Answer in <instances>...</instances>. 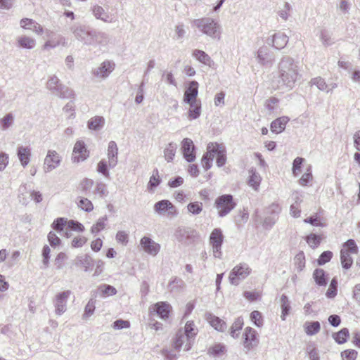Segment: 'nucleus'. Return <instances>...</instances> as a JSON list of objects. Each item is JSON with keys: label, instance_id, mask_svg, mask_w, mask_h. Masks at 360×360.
Masks as SVG:
<instances>
[{"label": "nucleus", "instance_id": "40", "mask_svg": "<svg viewBox=\"0 0 360 360\" xmlns=\"http://www.w3.org/2000/svg\"><path fill=\"white\" fill-rule=\"evenodd\" d=\"M18 43L19 46L23 49H32L36 45V41L34 39L27 37L22 36L18 38Z\"/></svg>", "mask_w": 360, "mask_h": 360}, {"label": "nucleus", "instance_id": "50", "mask_svg": "<svg viewBox=\"0 0 360 360\" xmlns=\"http://www.w3.org/2000/svg\"><path fill=\"white\" fill-rule=\"evenodd\" d=\"M14 122L12 113H7L0 120V127L2 130L8 129Z\"/></svg>", "mask_w": 360, "mask_h": 360}, {"label": "nucleus", "instance_id": "8", "mask_svg": "<svg viewBox=\"0 0 360 360\" xmlns=\"http://www.w3.org/2000/svg\"><path fill=\"white\" fill-rule=\"evenodd\" d=\"M259 342L257 331L251 327L245 328L243 334V345L246 349V353L257 347Z\"/></svg>", "mask_w": 360, "mask_h": 360}, {"label": "nucleus", "instance_id": "35", "mask_svg": "<svg viewBox=\"0 0 360 360\" xmlns=\"http://www.w3.org/2000/svg\"><path fill=\"white\" fill-rule=\"evenodd\" d=\"M250 176L248 181V185L255 190H257L262 178L258 172L255 169H251L249 170Z\"/></svg>", "mask_w": 360, "mask_h": 360}, {"label": "nucleus", "instance_id": "54", "mask_svg": "<svg viewBox=\"0 0 360 360\" xmlns=\"http://www.w3.org/2000/svg\"><path fill=\"white\" fill-rule=\"evenodd\" d=\"M96 300L94 298H91L84 308V313L83 314V319H87L91 316L96 309L95 307Z\"/></svg>", "mask_w": 360, "mask_h": 360}, {"label": "nucleus", "instance_id": "20", "mask_svg": "<svg viewBox=\"0 0 360 360\" xmlns=\"http://www.w3.org/2000/svg\"><path fill=\"white\" fill-rule=\"evenodd\" d=\"M31 155V148L30 146H20L18 147L17 156L23 167H25L29 164Z\"/></svg>", "mask_w": 360, "mask_h": 360}, {"label": "nucleus", "instance_id": "9", "mask_svg": "<svg viewBox=\"0 0 360 360\" xmlns=\"http://www.w3.org/2000/svg\"><path fill=\"white\" fill-rule=\"evenodd\" d=\"M224 238L222 231L219 228L214 229L210 236V244L212 245L214 257L221 258V245Z\"/></svg>", "mask_w": 360, "mask_h": 360}, {"label": "nucleus", "instance_id": "26", "mask_svg": "<svg viewBox=\"0 0 360 360\" xmlns=\"http://www.w3.org/2000/svg\"><path fill=\"white\" fill-rule=\"evenodd\" d=\"M51 92L61 98H71L74 96L73 91L60 82Z\"/></svg>", "mask_w": 360, "mask_h": 360}, {"label": "nucleus", "instance_id": "4", "mask_svg": "<svg viewBox=\"0 0 360 360\" xmlns=\"http://www.w3.org/2000/svg\"><path fill=\"white\" fill-rule=\"evenodd\" d=\"M236 206L233 197L231 194H224L217 197L214 202V207L217 210L218 216L224 217L229 214Z\"/></svg>", "mask_w": 360, "mask_h": 360}, {"label": "nucleus", "instance_id": "21", "mask_svg": "<svg viewBox=\"0 0 360 360\" xmlns=\"http://www.w3.org/2000/svg\"><path fill=\"white\" fill-rule=\"evenodd\" d=\"M172 309V306L166 302H159L153 305V311L156 314L162 319L169 317Z\"/></svg>", "mask_w": 360, "mask_h": 360}, {"label": "nucleus", "instance_id": "7", "mask_svg": "<svg viewBox=\"0 0 360 360\" xmlns=\"http://www.w3.org/2000/svg\"><path fill=\"white\" fill-rule=\"evenodd\" d=\"M198 236L197 231L189 227L179 228L175 233L176 240L185 245L193 243Z\"/></svg>", "mask_w": 360, "mask_h": 360}, {"label": "nucleus", "instance_id": "28", "mask_svg": "<svg viewBox=\"0 0 360 360\" xmlns=\"http://www.w3.org/2000/svg\"><path fill=\"white\" fill-rule=\"evenodd\" d=\"M51 92L61 98H71L74 96L73 91L60 82Z\"/></svg>", "mask_w": 360, "mask_h": 360}, {"label": "nucleus", "instance_id": "15", "mask_svg": "<svg viewBox=\"0 0 360 360\" xmlns=\"http://www.w3.org/2000/svg\"><path fill=\"white\" fill-rule=\"evenodd\" d=\"M89 155L86 144L83 141H77L73 148L72 160L74 162H79L85 160Z\"/></svg>", "mask_w": 360, "mask_h": 360}, {"label": "nucleus", "instance_id": "36", "mask_svg": "<svg viewBox=\"0 0 360 360\" xmlns=\"http://www.w3.org/2000/svg\"><path fill=\"white\" fill-rule=\"evenodd\" d=\"M109 41V37L108 34L103 32H100L96 30L94 31L93 45L101 44L106 45Z\"/></svg>", "mask_w": 360, "mask_h": 360}, {"label": "nucleus", "instance_id": "55", "mask_svg": "<svg viewBox=\"0 0 360 360\" xmlns=\"http://www.w3.org/2000/svg\"><path fill=\"white\" fill-rule=\"evenodd\" d=\"M249 213L247 209L243 208V211L235 217V222L238 226H240L246 223L248 220Z\"/></svg>", "mask_w": 360, "mask_h": 360}, {"label": "nucleus", "instance_id": "2", "mask_svg": "<svg viewBox=\"0 0 360 360\" xmlns=\"http://www.w3.org/2000/svg\"><path fill=\"white\" fill-rule=\"evenodd\" d=\"M198 332V328L195 326L193 321H187L184 330L180 329L176 333L173 343L174 349L178 351L181 348L184 351L190 350Z\"/></svg>", "mask_w": 360, "mask_h": 360}, {"label": "nucleus", "instance_id": "47", "mask_svg": "<svg viewBox=\"0 0 360 360\" xmlns=\"http://www.w3.org/2000/svg\"><path fill=\"white\" fill-rule=\"evenodd\" d=\"M281 307L282 309L281 318L283 320L285 319V316L289 314L290 310V302L285 295H282L281 297Z\"/></svg>", "mask_w": 360, "mask_h": 360}, {"label": "nucleus", "instance_id": "57", "mask_svg": "<svg viewBox=\"0 0 360 360\" xmlns=\"http://www.w3.org/2000/svg\"><path fill=\"white\" fill-rule=\"evenodd\" d=\"M101 295L103 297L114 295L117 292V290L112 285L103 284L99 287Z\"/></svg>", "mask_w": 360, "mask_h": 360}, {"label": "nucleus", "instance_id": "60", "mask_svg": "<svg viewBox=\"0 0 360 360\" xmlns=\"http://www.w3.org/2000/svg\"><path fill=\"white\" fill-rule=\"evenodd\" d=\"M94 193L95 194H98L101 198H104L108 194L107 186L103 182H98L96 184Z\"/></svg>", "mask_w": 360, "mask_h": 360}, {"label": "nucleus", "instance_id": "13", "mask_svg": "<svg viewBox=\"0 0 360 360\" xmlns=\"http://www.w3.org/2000/svg\"><path fill=\"white\" fill-rule=\"evenodd\" d=\"M60 161V157L56 150H49L44 160V172L47 173L56 169L59 166Z\"/></svg>", "mask_w": 360, "mask_h": 360}, {"label": "nucleus", "instance_id": "24", "mask_svg": "<svg viewBox=\"0 0 360 360\" xmlns=\"http://www.w3.org/2000/svg\"><path fill=\"white\" fill-rule=\"evenodd\" d=\"M205 316L207 321L214 329L221 332L225 331L227 327L225 321L211 313H207Z\"/></svg>", "mask_w": 360, "mask_h": 360}, {"label": "nucleus", "instance_id": "64", "mask_svg": "<svg viewBox=\"0 0 360 360\" xmlns=\"http://www.w3.org/2000/svg\"><path fill=\"white\" fill-rule=\"evenodd\" d=\"M343 360H355L357 356V352L354 349H347L341 352Z\"/></svg>", "mask_w": 360, "mask_h": 360}, {"label": "nucleus", "instance_id": "39", "mask_svg": "<svg viewBox=\"0 0 360 360\" xmlns=\"http://www.w3.org/2000/svg\"><path fill=\"white\" fill-rule=\"evenodd\" d=\"M349 335V330L347 328H344L338 333H334L333 338L338 344L342 345L347 342Z\"/></svg>", "mask_w": 360, "mask_h": 360}, {"label": "nucleus", "instance_id": "1", "mask_svg": "<svg viewBox=\"0 0 360 360\" xmlns=\"http://www.w3.org/2000/svg\"><path fill=\"white\" fill-rule=\"evenodd\" d=\"M278 84L281 87L292 89L302 77L299 63L290 56H283L278 64Z\"/></svg>", "mask_w": 360, "mask_h": 360}, {"label": "nucleus", "instance_id": "61", "mask_svg": "<svg viewBox=\"0 0 360 360\" xmlns=\"http://www.w3.org/2000/svg\"><path fill=\"white\" fill-rule=\"evenodd\" d=\"M68 229L70 231L83 232L84 231V226L80 222L71 219L68 221Z\"/></svg>", "mask_w": 360, "mask_h": 360}, {"label": "nucleus", "instance_id": "52", "mask_svg": "<svg viewBox=\"0 0 360 360\" xmlns=\"http://www.w3.org/2000/svg\"><path fill=\"white\" fill-rule=\"evenodd\" d=\"M310 84L311 85H315L321 91H326V92L330 91L328 89V85L325 79L321 77L312 78L310 81Z\"/></svg>", "mask_w": 360, "mask_h": 360}, {"label": "nucleus", "instance_id": "5", "mask_svg": "<svg viewBox=\"0 0 360 360\" xmlns=\"http://www.w3.org/2000/svg\"><path fill=\"white\" fill-rule=\"evenodd\" d=\"M70 30L78 41L84 45H93L94 29L83 25H74Z\"/></svg>", "mask_w": 360, "mask_h": 360}, {"label": "nucleus", "instance_id": "17", "mask_svg": "<svg viewBox=\"0 0 360 360\" xmlns=\"http://www.w3.org/2000/svg\"><path fill=\"white\" fill-rule=\"evenodd\" d=\"M198 94V82L193 80L189 82L188 86L186 87L184 94V102L190 103L199 101L197 98Z\"/></svg>", "mask_w": 360, "mask_h": 360}, {"label": "nucleus", "instance_id": "11", "mask_svg": "<svg viewBox=\"0 0 360 360\" xmlns=\"http://www.w3.org/2000/svg\"><path fill=\"white\" fill-rule=\"evenodd\" d=\"M222 143H210L207 147V152L202 155L201 164L205 170L210 169L212 166V162L218 153L219 148L216 146H221Z\"/></svg>", "mask_w": 360, "mask_h": 360}, {"label": "nucleus", "instance_id": "49", "mask_svg": "<svg viewBox=\"0 0 360 360\" xmlns=\"http://www.w3.org/2000/svg\"><path fill=\"white\" fill-rule=\"evenodd\" d=\"M107 220L108 217L106 215L99 218L97 222L91 226V232L94 234H96L103 230L105 227Z\"/></svg>", "mask_w": 360, "mask_h": 360}, {"label": "nucleus", "instance_id": "58", "mask_svg": "<svg viewBox=\"0 0 360 360\" xmlns=\"http://www.w3.org/2000/svg\"><path fill=\"white\" fill-rule=\"evenodd\" d=\"M295 262L298 271H302L305 266V256L302 251L295 255Z\"/></svg>", "mask_w": 360, "mask_h": 360}, {"label": "nucleus", "instance_id": "37", "mask_svg": "<svg viewBox=\"0 0 360 360\" xmlns=\"http://www.w3.org/2000/svg\"><path fill=\"white\" fill-rule=\"evenodd\" d=\"M105 120L103 117L96 116L91 118L87 123L89 129L98 131L104 125Z\"/></svg>", "mask_w": 360, "mask_h": 360}, {"label": "nucleus", "instance_id": "31", "mask_svg": "<svg viewBox=\"0 0 360 360\" xmlns=\"http://www.w3.org/2000/svg\"><path fill=\"white\" fill-rule=\"evenodd\" d=\"M313 278L315 283L319 286H326L328 284V274L322 269H316L313 273Z\"/></svg>", "mask_w": 360, "mask_h": 360}, {"label": "nucleus", "instance_id": "29", "mask_svg": "<svg viewBox=\"0 0 360 360\" xmlns=\"http://www.w3.org/2000/svg\"><path fill=\"white\" fill-rule=\"evenodd\" d=\"M74 264L77 266L82 267L84 271H87L93 265V259L88 255H81L76 257Z\"/></svg>", "mask_w": 360, "mask_h": 360}, {"label": "nucleus", "instance_id": "34", "mask_svg": "<svg viewBox=\"0 0 360 360\" xmlns=\"http://www.w3.org/2000/svg\"><path fill=\"white\" fill-rule=\"evenodd\" d=\"M92 12L94 17L96 19H99L105 22H111L112 19L110 18V16L107 12L104 10L102 6H94L92 8Z\"/></svg>", "mask_w": 360, "mask_h": 360}, {"label": "nucleus", "instance_id": "14", "mask_svg": "<svg viewBox=\"0 0 360 360\" xmlns=\"http://www.w3.org/2000/svg\"><path fill=\"white\" fill-rule=\"evenodd\" d=\"M181 150L183 156L188 162H193L195 160V147L191 139L185 138L181 142Z\"/></svg>", "mask_w": 360, "mask_h": 360}, {"label": "nucleus", "instance_id": "16", "mask_svg": "<svg viewBox=\"0 0 360 360\" xmlns=\"http://www.w3.org/2000/svg\"><path fill=\"white\" fill-rule=\"evenodd\" d=\"M115 67L114 62L105 60L99 67L94 70L93 74L98 78L105 79L114 70Z\"/></svg>", "mask_w": 360, "mask_h": 360}, {"label": "nucleus", "instance_id": "62", "mask_svg": "<svg viewBox=\"0 0 360 360\" xmlns=\"http://www.w3.org/2000/svg\"><path fill=\"white\" fill-rule=\"evenodd\" d=\"M50 253H51V249L50 248L46 245L43 247L42 249V264H43V269H46L49 266V259H50Z\"/></svg>", "mask_w": 360, "mask_h": 360}, {"label": "nucleus", "instance_id": "27", "mask_svg": "<svg viewBox=\"0 0 360 360\" xmlns=\"http://www.w3.org/2000/svg\"><path fill=\"white\" fill-rule=\"evenodd\" d=\"M51 92L61 98H71L74 96L73 91L60 82Z\"/></svg>", "mask_w": 360, "mask_h": 360}, {"label": "nucleus", "instance_id": "19", "mask_svg": "<svg viewBox=\"0 0 360 360\" xmlns=\"http://www.w3.org/2000/svg\"><path fill=\"white\" fill-rule=\"evenodd\" d=\"M288 41V37L283 32L275 33L271 38L268 39V44L272 43V46L276 49H283Z\"/></svg>", "mask_w": 360, "mask_h": 360}, {"label": "nucleus", "instance_id": "48", "mask_svg": "<svg viewBox=\"0 0 360 360\" xmlns=\"http://www.w3.org/2000/svg\"><path fill=\"white\" fill-rule=\"evenodd\" d=\"M68 220L66 218L58 217L53 221L51 227L57 232L60 233L64 230L66 226H68Z\"/></svg>", "mask_w": 360, "mask_h": 360}, {"label": "nucleus", "instance_id": "38", "mask_svg": "<svg viewBox=\"0 0 360 360\" xmlns=\"http://www.w3.org/2000/svg\"><path fill=\"white\" fill-rule=\"evenodd\" d=\"M177 149L176 143L174 142L169 143L164 150V157L167 162H172Z\"/></svg>", "mask_w": 360, "mask_h": 360}, {"label": "nucleus", "instance_id": "32", "mask_svg": "<svg viewBox=\"0 0 360 360\" xmlns=\"http://www.w3.org/2000/svg\"><path fill=\"white\" fill-rule=\"evenodd\" d=\"M190 105L188 118L190 120H196L201 115V101H198L188 103Z\"/></svg>", "mask_w": 360, "mask_h": 360}, {"label": "nucleus", "instance_id": "41", "mask_svg": "<svg viewBox=\"0 0 360 360\" xmlns=\"http://www.w3.org/2000/svg\"><path fill=\"white\" fill-rule=\"evenodd\" d=\"M219 148L217 155L216 163L219 167H223L226 162V150L224 144L221 146H216Z\"/></svg>", "mask_w": 360, "mask_h": 360}, {"label": "nucleus", "instance_id": "44", "mask_svg": "<svg viewBox=\"0 0 360 360\" xmlns=\"http://www.w3.org/2000/svg\"><path fill=\"white\" fill-rule=\"evenodd\" d=\"M77 204L78 207L86 212H90L94 210V205L90 200L84 197H79Z\"/></svg>", "mask_w": 360, "mask_h": 360}, {"label": "nucleus", "instance_id": "59", "mask_svg": "<svg viewBox=\"0 0 360 360\" xmlns=\"http://www.w3.org/2000/svg\"><path fill=\"white\" fill-rule=\"evenodd\" d=\"M333 257V252L330 250L323 252L319 259H317V264L319 266L324 265L326 263L328 262Z\"/></svg>", "mask_w": 360, "mask_h": 360}, {"label": "nucleus", "instance_id": "10", "mask_svg": "<svg viewBox=\"0 0 360 360\" xmlns=\"http://www.w3.org/2000/svg\"><path fill=\"white\" fill-rule=\"evenodd\" d=\"M154 210L160 215H167L169 217H174L178 214L176 207L168 200L155 202Z\"/></svg>", "mask_w": 360, "mask_h": 360}, {"label": "nucleus", "instance_id": "6", "mask_svg": "<svg viewBox=\"0 0 360 360\" xmlns=\"http://www.w3.org/2000/svg\"><path fill=\"white\" fill-rule=\"evenodd\" d=\"M252 269L246 263L236 265L230 272L229 279L231 284L238 285L240 281L244 280L251 273Z\"/></svg>", "mask_w": 360, "mask_h": 360}, {"label": "nucleus", "instance_id": "33", "mask_svg": "<svg viewBox=\"0 0 360 360\" xmlns=\"http://www.w3.org/2000/svg\"><path fill=\"white\" fill-rule=\"evenodd\" d=\"M192 56L199 62L205 65L211 67L212 64H213V60L211 59L210 56L202 50L195 49L193 51Z\"/></svg>", "mask_w": 360, "mask_h": 360}, {"label": "nucleus", "instance_id": "43", "mask_svg": "<svg viewBox=\"0 0 360 360\" xmlns=\"http://www.w3.org/2000/svg\"><path fill=\"white\" fill-rule=\"evenodd\" d=\"M351 253L348 252V250H344V249L341 250L340 252V260L342 268L345 269H349L352 263L353 259L350 256Z\"/></svg>", "mask_w": 360, "mask_h": 360}, {"label": "nucleus", "instance_id": "56", "mask_svg": "<svg viewBox=\"0 0 360 360\" xmlns=\"http://www.w3.org/2000/svg\"><path fill=\"white\" fill-rule=\"evenodd\" d=\"M338 292V281L335 278H333L328 289L326 291V295L328 298H333L336 296Z\"/></svg>", "mask_w": 360, "mask_h": 360}, {"label": "nucleus", "instance_id": "3", "mask_svg": "<svg viewBox=\"0 0 360 360\" xmlns=\"http://www.w3.org/2000/svg\"><path fill=\"white\" fill-rule=\"evenodd\" d=\"M203 34L212 39H220L221 27L217 22L211 18L195 19L193 22Z\"/></svg>", "mask_w": 360, "mask_h": 360}, {"label": "nucleus", "instance_id": "42", "mask_svg": "<svg viewBox=\"0 0 360 360\" xmlns=\"http://www.w3.org/2000/svg\"><path fill=\"white\" fill-rule=\"evenodd\" d=\"M322 240L323 237L321 235L315 233H310L305 238L306 242L313 249L318 248Z\"/></svg>", "mask_w": 360, "mask_h": 360}, {"label": "nucleus", "instance_id": "45", "mask_svg": "<svg viewBox=\"0 0 360 360\" xmlns=\"http://www.w3.org/2000/svg\"><path fill=\"white\" fill-rule=\"evenodd\" d=\"M305 332L309 335H314L319 333L321 325L319 321L306 322L304 324Z\"/></svg>", "mask_w": 360, "mask_h": 360}, {"label": "nucleus", "instance_id": "25", "mask_svg": "<svg viewBox=\"0 0 360 360\" xmlns=\"http://www.w3.org/2000/svg\"><path fill=\"white\" fill-rule=\"evenodd\" d=\"M20 26L24 29L30 30L37 34H41L43 33V27L32 19H22L20 20Z\"/></svg>", "mask_w": 360, "mask_h": 360}, {"label": "nucleus", "instance_id": "22", "mask_svg": "<svg viewBox=\"0 0 360 360\" xmlns=\"http://www.w3.org/2000/svg\"><path fill=\"white\" fill-rule=\"evenodd\" d=\"M257 59L262 65H271L274 60V56L270 53L268 47L262 46L257 51Z\"/></svg>", "mask_w": 360, "mask_h": 360}, {"label": "nucleus", "instance_id": "12", "mask_svg": "<svg viewBox=\"0 0 360 360\" xmlns=\"http://www.w3.org/2000/svg\"><path fill=\"white\" fill-rule=\"evenodd\" d=\"M71 293V291L68 290L56 294L53 300V304L55 312L57 315L60 316L67 310V302Z\"/></svg>", "mask_w": 360, "mask_h": 360}, {"label": "nucleus", "instance_id": "63", "mask_svg": "<svg viewBox=\"0 0 360 360\" xmlns=\"http://www.w3.org/2000/svg\"><path fill=\"white\" fill-rule=\"evenodd\" d=\"M250 319L257 327H260L263 324L262 316L259 311H253L250 314Z\"/></svg>", "mask_w": 360, "mask_h": 360}, {"label": "nucleus", "instance_id": "46", "mask_svg": "<svg viewBox=\"0 0 360 360\" xmlns=\"http://www.w3.org/2000/svg\"><path fill=\"white\" fill-rule=\"evenodd\" d=\"M243 319L241 316L238 317L235 320L234 323H233L230 328L229 333L231 337H233L235 339L238 338V334L236 333V331H239L240 330H241L243 326Z\"/></svg>", "mask_w": 360, "mask_h": 360}, {"label": "nucleus", "instance_id": "18", "mask_svg": "<svg viewBox=\"0 0 360 360\" xmlns=\"http://www.w3.org/2000/svg\"><path fill=\"white\" fill-rule=\"evenodd\" d=\"M140 244L146 252L153 256L158 255L160 250V245L147 236L141 239Z\"/></svg>", "mask_w": 360, "mask_h": 360}, {"label": "nucleus", "instance_id": "51", "mask_svg": "<svg viewBox=\"0 0 360 360\" xmlns=\"http://www.w3.org/2000/svg\"><path fill=\"white\" fill-rule=\"evenodd\" d=\"M161 182V179L159 176V172L158 169H155L153 172V174L150 178L149 182L148 184V189H153L156 188Z\"/></svg>", "mask_w": 360, "mask_h": 360}, {"label": "nucleus", "instance_id": "30", "mask_svg": "<svg viewBox=\"0 0 360 360\" xmlns=\"http://www.w3.org/2000/svg\"><path fill=\"white\" fill-rule=\"evenodd\" d=\"M289 118L286 116L278 117L274 120L271 124V130L276 134L281 133L285 128Z\"/></svg>", "mask_w": 360, "mask_h": 360}, {"label": "nucleus", "instance_id": "23", "mask_svg": "<svg viewBox=\"0 0 360 360\" xmlns=\"http://www.w3.org/2000/svg\"><path fill=\"white\" fill-rule=\"evenodd\" d=\"M118 148L117 143L111 141L108 147V165L110 168H114L117 164Z\"/></svg>", "mask_w": 360, "mask_h": 360}, {"label": "nucleus", "instance_id": "53", "mask_svg": "<svg viewBox=\"0 0 360 360\" xmlns=\"http://www.w3.org/2000/svg\"><path fill=\"white\" fill-rule=\"evenodd\" d=\"M187 209L188 212L194 215H198L202 210V203L198 201L190 202L187 205Z\"/></svg>", "mask_w": 360, "mask_h": 360}]
</instances>
